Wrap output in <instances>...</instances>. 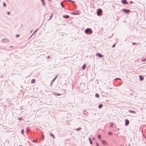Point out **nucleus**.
Masks as SVG:
<instances>
[{
	"label": "nucleus",
	"instance_id": "obj_1",
	"mask_svg": "<svg viewBox=\"0 0 146 146\" xmlns=\"http://www.w3.org/2000/svg\"><path fill=\"white\" fill-rule=\"evenodd\" d=\"M85 32L86 33H90V34L92 33V31L90 28H88L85 30Z\"/></svg>",
	"mask_w": 146,
	"mask_h": 146
},
{
	"label": "nucleus",
	"instance_id": "obj_2",
	"mask_svg": "<svg viewBox=\"0 0 146 146\" xmlns=\"http://www.w3.org/2000/svg\"><path fill=\"white\" fill-rule=\"evenodd\" d=\"M102 12V10L101 9H99L97 11V15L98 16L100 15V13Z\"/></svg>",
	"mask_w": 146,
	"mask_h": 146
},
{
	"label": "nucleus",
	"instance_id": "obj_3",
	"mask_svg": "<svg viewBox=\"0 0 146 146\" xmlns=\"http://www.w3.org/2000/svg\"><path fill=\"white\" fill-rule=\"evenodd\" d=\"M121 2L123 4H126L128 3L126 0H121Z\"/></svg>",
	"mask_w": 146,
	"mask_h": 146
},
{
	"label": "nucleus",
	"instance_id": "obj_4",
	"mask_svg": "<svg viewBox=\"0 0 146 146\" xmlns=\"http://www.w3.org/2000/svg\"><path fill=\"white\" fill-rule=\"evenodd\" d=\"M125 125H128L129 123V121L127 119H126L125 120Z\"/></svg>",
	"mask_w": 146,
	"mask_h": 146
},
{
	"label": "nucleus",
	"instance_id": "obj_5",
	"mask_svg": "<svg viewBox=\"0 0 146 146\" xmlns=\"http://www.w3.org/2000/svg\"><path fill=\"white\" fill-rule=\"evenodd\" d=\"M123 11H124V13H128L130 12V11L129 10H127L125 9H123Z\"/></svg>",
	"mask_w": 146,
	"mask_h": 146
},
{
	"label": "nucleus",
	"instance_id": "obj_6",
	"mask_svg": "<svg viewBox=\"0 0 146 146\" xmlns=\"http://www.w3.org/2000/svg\"><path fill=\"white\" fill-rule=\"evenodd\" d=\"M96 55L99 57L101 58L102 57V55L100 53H97Z\"/></svg>",
	"mask_w": 146,
	"mask_h": 146
},
{
	"label": "nucleus",
	"instance_id": "obj_7",
	"mask_svg": "<svg viewBox=\"0 0 146 146\" xmlns=\"http://www.w3.org/2000/svg\"><path fill=\"white\" fill-rule=\"evenodd\" d=\"M139 79L140 80H143V76L141 75L139 76Z\"/></svg>",
	"mask_w": 146,
	"mask_h": 146
},
{
	"label": "nucleus",
	"instance_id": "obj_8",
	"mask_svg": "<svg viewBox=\"0 0 146 146\" xmlns=\"http://www.w3.org/2000/svg\"><path fill=\"white\" fill-rule=\"evenodd\" d=\"M102 144L104 145H106L107 143L106 142V141L104 140H102Z\"/></svg>",
	"mask_w": 146,
	"mask_h": 146
},
{
	"label": "nucleus",
	"instance_id": "obj_9",
	"mask_svg": "<svg viewBox=\"0 0 146 146\" xmlns=\"http://www.w3.org/2000/svg\"><path fill=\"white\" fill-rule=\"evenodd\" d=\"M86 65L85 64H84L83 66H82V70H84L85 68H86Z\"/></svg>",
	"mask_w": 146,
	"mask_h": 146
},
{
	"label": "nucleus",
	"instance_id": "obj_10",
	"mask_svg": "<svg viewBox=\"0 0 146 146\" xmlns=\"http://www.w3.org/2000/svg\"><path fill=\"white\" fill-rule=\"evenodd\" d=\"M35 79H33L31 81V83L32 84L35 83Z\"/></svg>",
	"mask_w": 146,
	"mask_h": 146
},
{
	"label": "nucleus",
	"instance_id": "obj_11",
	"mask_svg": "<svg viewBox=\"0 0 146 146\" xmlns=\"http://www.w3.org/2000/svg\"><path fill=\"white\" fill-rule=\"evenodd\" d=\"M42 2L43 4V6H44L45 4V1L44 0H42Z\"/></svg>",
	"mask_w": 146,
	"mask_h": 146
},
{
	"label": "nucleus",
	"instance_id": "obj_12",
	"mask_svg": "<svg viewBox=\"0 0 146 146\" xmlns=\"http://www.w3.org/2000/svg\"><path fill=\"white\" fill-rule=\"evenodd\" d=\"M103 107V105L102 104H100L98 106V108L100 109L101 108Z\"/></svg>",
	"mask_w": 146,
	"mask_h": 146
},
{
	"label": "nucleus",
	"instance_id": "obj_13",
	"mask_svg": "<svg viewBox=\"0 0 146 146\" xmlns=\"http://www.w3.org/2000/svg\"><path fill=\"white\" fill-rule=\"evenodd\" d=\"M129 112H131V113H135V112L133 111H131V110H129Z\"/></svg>",
	"mask_w": 146,
	"mask_h": 146
},
{
	"label": "nucleus",
	"instance_id": "obj_14",
	"mask_svg": "<svg viewBox=\"0 0 146 146\" xmlns=\"http://www.w3.org/2000/svg\"><path fill=\"white\" fill-rule=\"evenodd\" d=\"M57 77V76H56L52 80V81L53 82L54 81V80H56V78Z\"/></svg>",
	"mask_w": 146,
	"mask_h": 146
},
{
	"label": "nucleus",
	"instance_id": "obj_15",
	"mask_svg": "<svg viewBox=\"0 0 146 146\" xmlns=\"http://www.w3.org/2000/svg\"><path fill=\"white\" fill-rule=\"evenodd\" d=\"M95 96L98 98H99V95L98 94H95Z\"/></svg>",
	"mask_w": 146,
	"mask_h": 146
},
{
	"label": "nucleus",
	"instance_id": "obj_16",
	"mask_svg": "<svg viewBox=\"0 0 146 146\" xmlns=\"http://www.w3.org/2000/svg\"><path fill=\"white\" fill-rule=\"evenodd\" d=\"M69 16L68 15H65L64 16V18H69Z\"/></svg>",
	"mask_w": 146,
	"mask_h": 146
},
{
	"label": "nucleus",
	"instance_id": "obj_17",
	"mask_svg": "<svg viewBox=\"0 0 146 146\" xmlns=\"http://www.w3.org/2000/svg\"><path fill=\"white\" fill-rule=\"evenodd\" d=\"M89 139L90 140V143L91 144H92V141L91 140L90 138V137H89Z\"/></svg>",
	"mask_w": 146,
	"mask_h": 146
},
{
	"label": "nucleus",
	"instance_id": "obj_18",
	"mask_svg": "<svg viewBox=\"0 0 146 146\" xmlns=\"http://www.w3.org/2000/svg\"><path fill=\"white\" fill-rule=\"evenodd\" d=\"M113 123H111L110 125V127H112L113 126Z\"/></svg>",
	"mask_w": 146,
	"mask_h": 146
},
{
	"label": "nucleus",
	"instance_id": "obj_19",
	"mask_svg": "<svg viewBox=\"0 0 146 146\" xmlns=\"http://www.w3.org/2000/svg\"><path fill=\"white\" fill-rule=\"evenodd\" d=\"M37 140H38V139H36L35 140H33V142H36L37 141Z\"/></svg>",
	"mask_w": 146,
	"mask_h": 146
},
{
	"label": "nucleus",
	"instance_id": "obj_20",
	"mask_svg": "<svg viewBox=\"0 0 146 146\" xmlns=\"http://www.w3.org/2000/svg\"><path fill=\"white\" fill-rule=\"evenodd\" d=\"M53 14H52V15L50 16V18L49 19V20H50L52 17L53 16Z\"/></svg>",
	"mask_w": 146,
	"mask_h": 146
},
{
	"label": "nucleus",
	"instance_id": "obj_21",
	"mask_svg": "<svg viewBox=\"0 0 146 146\" xmlns=\"http://www.w3.org/2000/svg\"><path fill=\"white\" fill-rule=\"evenodd\" d=\"M101 135H98V139H101Z\"/></svg>",
	"mask_w": 146,
	"mask_h": 146
},
{
	"label": "nucleus",
	"instance_id": "obj_22",
	"mask_svg": "<svg viewBox=\"0 0 146 146\" xmlns=\"http://www.w3.org/2000/svg\"><path fill=\"white\" fill-rule=\"evenodd\" d=\"M50 135L53 137V138H54V135L51 133H50Z\"/></svg>",
	"mask_w": 146,
	"mask_h": 146
},
{
	"label": "nucleus",
	"instance_id": "obj_23",
	"mask_svg": "<svg viewBox=\"0 0 146 146\" xmlns=\"http://www.w3.org/2000/svg\"><path fill=\"white\" fill-rule=\"evenodd\" d=\"M44 135L43 134H42V137L41 138L42 139V140H44Z\"/></svg>",
	"mask_w": 146,
	"mask_h": 146
},
{
	"label": "nucleus",
	"instance_id": "obj_24",
	"mask_svg": "<svg viewBox=\"0 0 146 146\" xmlns=\"http://www.w3.org/2000/svg\"><path fill=\"white\" fill-rule=\"evenodd\" d=\"M81 129V128H78L77 129V131H80Z\"/></svg>",
	"mask_w": 146,
	"mask_h": 146
},
{
	"label": "nucleus",
	"instance_id": "obj_25",
	"mask_svg": "<svg viewBox=\"0 0 146 146\" xmlns=\"http://www.w3.org/2000/svg\"><path fill=\"white\" fill-rule=\"evenodd\" d=\"M55 94L56 96H59L60 95V94H59L57 93H55Z\"/></svg>",
	"mask_w": 146,
	"mask_h": 146
},
{
	"label": "nucleus",
	"instance_id": "obj_26",
	"mask_svg": "<svg viewBox=\"0 0 146 146\" xmlns=\"http://www.w3.org/2000/svg\"><path fill=\"white\" fill-rule=\"evenodd\" d=\"M3 5L4 6L6 7V3H5V2H4L3 3Z\"/></svg>",
	"mask_w": 146,
	"mask_h": 146
},
{
	"label": "nucleus",
	"instance_id": "obj_27",
	"mask_svg": "<svg viewBox=\"0 0 146 146\" xmlns=\"http://www.w3.org/2000/svg\"><path fill=\"white\" fill-rule=\"evenodd\" d=\"M60 4H61V6L63 7H64V6H63V3L62 2H61V3H60Z\"/></svg>",
	"mask_w": 146,
	"mask_h": 146
},
{
	"label": "nucleus",
	"instance_id": "obj_28",
	"mask_svg": "<svg viewBox=\"0 0 146 146\" xmlns=\"http://www.w3.org/2000/svg\"><path fill=\"white\" fill-rule=\"evenodd\" d=\"M146 60L145 58L144 59H142L141 60L143 62H145V61Z\"/></svg>",
	"mask_w": 146,
	"mask_h": 146
},
{
	"label": "nucleus",
	"instance_id": "obj_29",
	"mask_svg": "<svg viewBox=\"0 0 146 146\" xmlns=\"http://www.w3.org/2000/svg\"><path fill=\"white\" fill-rule=\"evenodd\" d=\"M24 129H22V131H21V133L22 134H24Z\"/></svg>",
	"mask_w": 146,
	"mask_h": 146
},
{
	"label": "nucleus",
	"instance_id": "obj_30",
	"mask_svg": "<svg viewBox=\"0 0 146 146\" xmlns=\"http://www.w3.org/2000/svg\"><path fill=\"white\" fill-rule=\"evenodd\" d=\"M108 134L110 135H112V133L111 132H109L108 133Z\"/></svg>",
	"mask_w": 146,
	"mask_h": 146
},
{
	"label": "nucleus",
	"instance_id": "obj_31",
	"mask_svg": "<svg viewBox=\"0 0 146 146\" xmlns=\"http://www.w3.org/2000/svg\"><path fill=\"white\" fill-rule=\"evenodd\" d=\"M20 36V35L19 34H18V35H16V36L17 37H19Z\"/></svg>",
	"mask_w": 146,
	"mask_h": 146
},
{
	"label": "nucleus",
	"instance_id": "obj_32",
	"mask_svg": "<svg viewBox=\"0 0 146 146\" xmlns=\"http://www.w3.org/2000/svg\"><path fill=\"white\" fill-rule=\"evenodd\" d=\"M7 14L9 15H10V12H7Z\"/></svg>",
	"mask_w": 146,
	"mask_h": 146
},
{
	"label": "nucleus",
	"instance_id": "obj_33",
	"mask_svg": "<svg viewBox=\"0 0 146 146\" xmlns=\"http://www.w3.org/2000/svg\"><path fill=\"white\" fill-rule=\"evenodd\" d=\"M115 44H113V46H112V47H115Z\"/></svg>",
	"mask_w": 146,
	"mask_h": 146
},
{
	"label": "nucleus",
	"instance_id": "obj_34",
	"mask_svg": "<svg viewBox=\"0 0 146 146\" xmlns=\"http://www.w3.org/2000/svg\"><path fill=\"white\" fill-rule=\"evenodd\" d=\"M116 79H118V80H120V78H116L115 79V80H116Z\"/></svg>",
	"mask_w": 146,
	"mask_h": 146
},
{
	"label": "nucleus",
	"instance_id": "obj_35",
	"mask_svg": "<svg viewBox=\"0 0 146 146\" xmlns=\"http://www.w3.org/2000/svg\"><path fill=\"white\" fill-rule=\"evenodd\" d=\"M96 145L97 146H99V145L98 143H96Z\"/></svg>",
	"mask_w": 146,
	"mask_h": 146
},
{
	"label": "nucleus",
	"instance_id": "obj_36",
	"mask_svg": "<svg viewBox=\"0 0 146 146\" xmlns=\"http://www.w3.org/2000/svg\"><path fill=\"white\" fill-rule=\"evenodd\" d=\"M68 1H69L73 2V1H72L71 0H68Z\"/></svg>",
	"mask_w": 146,
	"mask_h": 146
},
{
	"label": "nucleus",
	"instance_id": "obj_37",
	"mask_svg": "<svg viewBox=\"0 0 146 146\" xmlns=\"http://www.w3.org/2000/svg\"><path fill=\"white\" fill-rule=\"evenodd\" d=\"M47 58H50V56H48L47 57Z\"/></svg>",
	"mask_w": 146,
	"mask_h": 146
},
{
	"label": "nucleus",
	"instance_id": "obj_38",
	"mask_svg": "<svg viewBox=\"0 0 146 146\" xmlns=\"http://www.w3.org/2000/svg\"><path fill=\"white\" fill-rule=\"evenodd\" d=\"M18 119H19V120H20V119H21V118H18Z\"/></svg>",
	"mask_w": 146,
	"mask_h": 146
},
{
	"label": "nucleus",
	"instance_id": "obj_39",
	"mask_svg": "<svg viewBox=\"0 0 146 146\" xmlns=\"http://www.w3.org/2000/svg\"><path fill=\"white\" fill-rule=\"evenodd\" d=\"M29 129H27V131H29Z\"/></svg>",
	"mask_w": 146,
	"mask_h": 146
},
{
	"label": "nucleus",
	"instance_id": "obj_40",
	"mask_svg": "<svg viewBox=\"0 0 146 146\" xmlns=\"http://www.w3.org/2000/svg\"><path fill=\"white\" fill-rule=\"evenodd\" d=\"M133 44H135V43H133Z\"/></svg>",
	"mask_w": 146,
	"mask_h": 146
},
{
	"label": "nucleus",
	"instance_id": "obj_41",
	"mask_svg": "<svg viewBox=\"0 0 146 146\" xmlns=\"http://www.w3.org/2000/svg\"><path fill=\"white\" fill-rule=\"evenodd\" d=\"M19 146H22V145H20Z\"/></svg>",
	"mask_w": 146,
	"mask_h": 146
},
{
	"label": "nucleus",
	"instance_id": "obj_42",
	"mask_svg": "<svg viewBox=\"0 0 146 146\" xmlns=\"http://www.w3.org/2000/svg\"><path fill=\"white\" fill-rule=\"evenodd\" d=\"M41 1H42V0H41Z\"/></svg>",
	"mask_w": 146,
	"mask_h": 146
}]
</instances>
